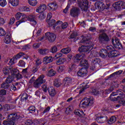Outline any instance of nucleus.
<instances>
[{
    "label": "nucleus",
    "instance_id": "obj_1",
    "mask_svg": "<svg viewBox=\"0 0 125 125\" xmlns=\"http://www.w3.org/2000/svg\"><path fill=\"white\" fill-rule=\"evenodd\" d=\"M90 38L88 37L84 36L83 39L81 40V42H84L86 45H83L81 47H79L78 50L80 52H84L88 51L89 50H91L93 49V43L89 41ZM89 41V42H88Z\"/></svg>",
    "mask_w": 125,
    "mask_h": 125
},
{
    "label": "nucleus",
    "instance_id": "obj_2",
    "mask_svg": "<svg viewBox=\"0 0 125 125\" xmlns=\"http://www.w3.org/2000/svg\"><path fill=\"white\" fill-rule=\"evenodd\" d=\"M8 120L10 121H4L3 122V125H14L15 120H18L20 119V115L17 114V113H13L9 114L7 117Z\"/></svg>",
    "mask_w": 125,
    "mask_h": 125
},
{
    "label": "nucleus",
    "instance_id": "obj_3",
    "mask_svg": "<svg viewBox=\"0 0 125 125\" xmlns=\"http://www.w3.org/2000/svg\"><path fill=\"white\" fill-rule=\"evenodd\" d=\"M46 80L44 79V75H41L33 83V87L35 88H39L42 83H45Z\"/></svg>",
    "mask_w": 125,
    "mask_h": 125
},
{
    "label": "nucleus",
    "instance_id": "obj_4",
    "mask_svg": "<svg viewBox=\"0 0 125 125\" xmlns=\"http://www.w3.org/2000/svg\"><path fill=\"white\" fill-rule=\"evenodd\" d=\"M78 6L81 8L82 11L86 12L88 9V0H77Z\"/></svg>",
    "mask_w": 125,
    "mask_h": 125
},
{
    "label": "nucleus",
    "instance_id": "obj_5",
    "mask_svg": "<svg viewBox=\"0 0 125 125\" xmlns=\"http://www.w3.org/2000/svg\"><path fill=\"white\" fill-rule=\"evenodd\" d=\"M112 95H118L117 99L119 101L121 100V103L122 105L125 104V94H124L123 92H121V90H118L115 92H113Z\"/></svg>",
    "mask_w": 125,
    "mask_h": 125
},
{
    "label": "nucleus",
    "instance_id": "obj_6",
    "mask_svg": "<svg viewBox=\"0 0 125 125\" xmlns=\"http://www.w3.org/2000/svg\"><path fill=\"white\" fill-rule=\"evenodd\" d=\"M98 40L100 43H103L104 44L110 42V38H109V36L105 33L99 34Z\"/></svg>",
    "mask_w": 125,
    "mask_h": 125
},
{
    "label": "nucleus",
    "instance_id": "obj_7",
    "mask_svg": "<svg viewBox=\"0 0 125 125\" xmlns=\"http://www.w3.org/2000/svg\"><path fill=\"white\" fill-rule=\"evenodd\" d=\"M15 17L17 20H19L21 19L20 21H18L16 22V26H19L21 23L25 22V21L24 20H26V15L21 12L17 13L15 15Z\"/></svg>",
    "mask_w": 125,
    "mask_h": 125
},
{
    "label": "nucleus",
    "instance_id": "obj_8",
    "mask_svg": "<svg viewBox=\"0 0 125 125\" xmlns=\"http://www.w3.org/2000/svg\"><path fill=\"white\" fill-rule=\"evenodd\" d=\"M94 99L91 97L90 98H85L84 99V102L81 104L80 106L81 107H87V106H92L93 104Z\"/></svg>",
    "mask_w": 125,
    "mask_h": 125
},
{
    "label": "nucleus",
    "instance_id": "obj_9",
    "mask_svg": "<svg viewBox=\"0 0 125 125\" xmlns=\"http://www.w3.org/2000/svg\"><path fill=\"white\" fill-rule=\"evenodd\" d=\"M46 40H48L50 42H53L56 39V35L51 32H47L45 33Z\"/></svg>",
    "mask_w": 125,
    "mask_h": 125
},
{
    "label": "nucleus",
    "instance_id": "obj_10",
    "mask_svg": "<svg viewBox=\"0 0 125 125\" xmlns=\"http://www.w3.org/2000/svg\"><path fill=\"white\" fill-rule=\"evenodd\" d=\"M80 11V10L79 7H74L70 10V15L72 17H77V16H79Z\"/></svg>",
    "mask_w": 125,
    "mask_h": 125
},
{
    "label": "nucleus",
    "instance_id": "obj_11",
    "mask_svg": "<svg viewBox=\"0 0 125 125\" xmlns=\"http://www.w3.org/2000/svg\"><path fill=\"white\" fill-rule=\"evenodd\" d=\"M85 58V54H77L73 57V59L74 62H80L81 60H82V59H84Z\"/></svg>",
    "mask_w": 125,
    "mask_h": 125
},
{
    "label": "nucleus",
    "instance_id": "obj_12",
    "mask_svg": "<svg viewBox=\"0 0 125 125\" xmlns=\"http://www.w3.org/2000/svg\"><path fill=\"white\" fill-rule=\"evenodd\" d=\"M112 44H113L115 47L116 48H119L121 49V48H123V46L122 45V43L120 42V40L119 39L116 38L114 40V39L112 40Z\"/></svg>",
    "mask_w": 125,
    "mask_h": 125
},
{
    "label": "nucleus",
    "instance_id": "obj_13",
    "mask_svg": "<svg viewBox=\"0 0 125 125\" xmlns=\"http://www.w3.org/2000/svg\"><path fill=\"white\" fill-rule=\"evenodd\" d=\"M115 7L118 9H121V8L125 9V2L123 1L116 2Z\"/></svg>",
    "mask_w": 125,
    "mask_h": 125
},
{
    "label": "nucleus",
    "instance_id": "obj_14",
    "mask_svg": "<svg viewBox=\"0 0 125 125\" xmlns=\"http://www.w3.org/2000/svg\"><path fill=\"white\" fill-rule=\"evenodd\" d=\"M87 74V69L85 68H82L77 72L79 77H84Z\"/></svg>",
    "mask_w": 125,
    "mask_h": 125
},
{
    "label": "nucleus",
    "instance_id": "obj_15",
    "mask_svg": "<svg viewBox=\"0 0 125 125\" xmlns=\"http://www.w3.org/2000/svg\"><path fill=\"white\" fill-rule=\"evenodd\" d=\"M46 9V5L44 4H41L36 9V12L42 13Z\"/></svg>",
    "mask_w": 125,
    "mask_h": 125
},
{
    "label": "nucleus",
    "instance_id": "obj_16",
    "mask_svg": "<svg viewBox=\"0 0 125 125\" xmlns=\"http://www.w3.org/2000/svg\"><path fill=\"white\" fill-rule=\"evenodd\" d=\"M26 19L30 21V22H33V25H37V21H36V16L33 14L30 15L28 16H26Z\"/></svg>",
    "mask_w": 125,
    "mask_h": 125
},
{
    "label": "nucleus",
    "instance_id": "obj_17",
    "mask_svg": "<svg viewBox=\"0 0 125 125\" xmlns=\"http://www.w3.org/2000/svg\"><path fill=\"white\" fill-rule=\"evenodd\" d=\"M95 6L98 9H100V10H104L105 9V4L104 3L101 1H99L96 3Z\"/></svg>",
    "mask_w": 125,
    "mask_h": 125
},
{
    "label": "nucleus",
    "instance_id": "obj_18",
    "mask_svg": "<svg viewBox=\"0 0 125 125\" xmlns=\"http://www.w3.org/2000/svg\"><path fill=\"white\" fill-rule=\"evenodd\" d=\"M107 118L106 116H100L96 118V121L99 124H103V123H105Z\"/></svg>",
    "mask_w": 125,
    "mask_h": 125
},
{
    "label": "nucleus",
    "instance_id": "obj_19",
    "mask_svg": "<svg viewBox=\"0 0 125 125\" xmlns=\"http://www.w3.org/2000/svg\"><path fill=\"white\" fill-rule=\"evenodd\" d=\"M53 60L54 59L51 56L49 57L46 56L43 59V61L45 62L46 64H48V63H51V62H52Z\"/></svg>",
    "mask_w": 125,
    "mask_h": 125
},
{
    "label": "nucleus",
    "instance_id": "obj_20",
    "mask_svg": "<svg viewBox=\"0 0 125 125\" xmlns=\"http://www.w3.org/2000/svg\"><path fill=\"white\" fill-rule=\"evenodd\" d=\"M46 22L47 23H48V24L49 25V27H52L53 26V29H55V26H56V25H55L56 24V21L55 20H46Z\"/></svg>",
    "mask_w": 125,
    "mask_h": 125
},
{
    "label": "nucleus",
    "instance_id": "obj_21",
    "mask_svg": "<svg viewBox=\"0 0 125 125\" xmlns=\"http://www.w3.org/2000/svg\"><path fill=\"white\" fill-rule=\"evenodd\" d=\"M122 73H123V71L122 70L117 71L112 73L110 75H109V78H118V77H119V76H120V75H121Z\"/></svg>",
    "mask_w": 125,
    "mask_h": 125
},
{
    "label": "nucleus",
    "instance_id": "obj_22",
    "mask_svg": "<svg viewBox=\"0 0 125 125\" xmlns=\"http://www.w3.org/2000/svg\"><path fill=\"white\" fill-rule=\"evenodd\" d=\"M38 52L42 55H46V54L49 53V51L48 49H39Z\"/></svg>",
    "mask_w": 125,
    "mask_h": 125
},
{
    "label": "nucleus",
    "instance_id": "obj_23",
    "mask_svg": "<svg viewBox=\"0 0 125 125\" xmlns=\"http://www.w3.org/2000/svg\"><path fill=\"white\" fill-rule=\"evenodd\" d=\"M48 92H49V94L51 96H54L55 94H56L55 89H54V88H53V87H49L48 88Z\"/></svg>",
    "mask_w": 125,
    "mask_h": 125
},
{
    "label": "nucleus",
    "instance_id": "obj_24",
    "mask_svg": "<svg viewBox=\"0 0 125 125\" xmlns=\"http://www.w3.org/2000/svg\"><path fill=\"white\" fill-rule=\"evenodd\" d=\"M74 114L76 116H78V117H83V116H84V113H83V111L80 109L75 110Z\"/></svg>",
    "mask_w": 125,
    "mask_h": 125
},
{
    "label": "nucleus",
    "instance_id": "obj_25",
    "mask_svg": "<svg viewBox=\"0 0 125 125\" xmlns=\"http://www.w3.org/2000/svg\"><path fill=\"white\" fill-rule=\"evenodd\" d=\"M80 65L83 67H87L88 65V62L86 60L82 59L80 61Z\"/></svg>",
    "mask_w": 125,
    "mask_h": 125
},
{
    "label": "nucleus",
    "instance_id": "obj_26",
    "mask_svg": "<svg viewBox=\"0 0 125 125\" xmlns=\"http://www.w3.org/2000/svg\"><path fill=\"white\" fill-rule=\"evenodd\" d=\"M9 2L13 6H18L19 5V0H9Z\"/></svg>",
    "mask_w": 125,
    "mask_h": 125
},
{
    "label": "nucleus",
    "instance_id": "obj_27",
    "mask_svg": "<svg viewBox=\"0 0 125 125\" xmlns=\"http://www.w3.org/2000/svg\"><path fill=\"white\" fill-rule=\"evenodd\" d=\"M11 67L7 66L6 67H4L3 70L2 72L5 76L7 75H9Z\"/></svg>",
    "mask_w": 125,
    "mask_h": 125
},
{
    "label": "nucleus",
    "instance_id": "obj_28",
    "mask_svg": "<svg viewBox=\"0 0 125 125\" xmlns=\"http://www.w3.org/2000/svg\"><path fill=\"white\" fill-rule=\"evenodd\" d=\"M4 42H5V43H10V42H11V37H10V34H7L6 35Z\"/></svg>",
    "mask_w": 125,
    "mask_h": 125
},
{
    "label": "nucleus",
    "instance_id": "obj_29",
    "mask_svg": "<svg viewBox=\"0 0 125 125\" xmlns=\"http://www.w3.org/2000/svg\"><path fill=\"white\" fill-rule=\"evenodd\" d=\"M66 59L65 58H60L56 62V64H57V65H61V64H63V63H64V62H66Z\"/></svg>",
    "mask_w": 125,
    "mask_h": 125
},
{
    "label": "nucleus",
    "instance_id": "obj_30",
    "mask_svg": "<svg viewBox=\"0 0 125 125\" xmlns=\"http://www.w3.org/2000/svg\"><path fill=\"white\" fill-rule=\"evenodd\" d=\"M10 72L12 76H16V75H17V74H18L19 71L17 69L14 68L13 67H11Z\"/></svg>",
    "mask_w": 125,
    "mask_h": 125
},
{
    "label": "nucleus",
    "instance_id": "obj_31",
    "mask_svg": "<svg viewBox=\"0 0 125 125\" xmlns=\"http://www.w3.org/2000/svg\"><path fill=\"white\" fill-rule=\"evenodd\" d=\"M116 121L117 118L113 116L110 117V118L109 119L108 123L109 125H112V124H114V123H115Z\"/></svg>",
    "mask_w": 125,
    "mask_h": 125
},
{
    "label": "nucleus",
    "instance_id": "obj_32",
    "mask_svg": "<svg viewBox=\"0 0 125 125\" xmlns=\"http://www.w3.org/2000/svg\"><path fill=\"white\" fill-rule=\"evenodd\" d=\"M83 88L80 90L79 94H81L84 91V89H86V88H88L89 87V85H88L85 83H83Z\"/></svg>",
    "mask_w": 125,
    "mask_h": 125
},
{
    "label": "nucleus",
    "instance_id": "obj_33",
    "mask_svg": "<svg viewBox=\"0 0 125 125\" xmlns=\"http://www.w3.org/2000/svg\"><path fill=\"white\" fill-rule=\"evenodd\" d=\"M61 84H62V83H61L60 80L58 79H56L54 81V85L56 86V87H59L61 86Z\"/></svg>",
    "mask_w": 125,
    "mask_h": 125
},
{
    "label": "nucleus",
    "instance_id": "obj_34",
    "mask_svg": "<svg viewBox=\"0 0 125 125\" xmlns=\"http://www.w3.org/2000/svg\"><path fill=\"white\" fill-rule=\"evenodd\" d=\"M13 81H14V77L12 76H9L6 79L5 82L7 83H11Z\"/></svg>",
    "mask_w": 125,
    "mask_h": 125
},
{
    "label": "nucleus",
    "instance_id": "obj_35",
    "mask_svg": "<svg viewBox=\"0 0 125 125\" xmlns=\"http://www.w3.org/2000/svg\"><path fill=\"white\" fill-rule=\"evenodd\" d=\"M71 51V48L69 47L65 48L61 50V52H62V53H63L64 54H67L69 53Z\"/></svg>",
    "mask_w": 125,
    "mask_h": 125
},
{
    "label": "nucleus",
    "instance_id": "obj_36",
    "mask_svg": "<svg viewBox=\"0 0 125 125\" xmlns=\"http://www.w3.org/2000/svg\"><path fill=\"white\" fill-rule=\"evenodd\" d=\"M28 3L32 6H36L38 3L37 0H28Z\"/></svg>",
    "mask_w": 125,
    "mask_h": 125
},
{
    "label": "nucleus",
    "instance_id": "obj_37",
    "mask_svg": "<svg viewBox=\"0 0 125 125\" xmlns=\"http://www.w3.org/2000/svg\"><path fill=\"white\" fill-rule=\"evenodd\" d=\"M106 49L107 52H112V51H115V49H116V48L112 45H109L106 46Z\"/></svg>",
    "mask_w": 125,
    "mask_h": 125
},
{
    "label": "nucleus",
    "instance_id": "obj_38",
    "mask_svg": "<svg viewBox=\"0 0 125 125\" xmlns=\"http://www.w3.org/2000/svg\"><path fill=\"white\" fill-rule=\"evenodd\" d=\"M109 84H110V81L108 79H106L102 83V87H105V86H108Z\"/></svg>",
    "mask_w": 125,
    "mask_h": 125
},
{
    "label": "nucleus",
    "instance_id": "obj_39",
    "mask_svg": "<svg viewBox=\"0 0 125 125\" xmlns=\"http://www.w3.org/2000/svg\"><path fill=\"white\" fill-rule=\"evenodd\" d=\"M1 88H4L5 89L8 88L9 87V83L7 82H4L1 84Z\"/></svg>",
    "mask_w": 125,
    "mask_h": 125
},
{
    "label": "nucleus",
    "instance_id": "obj_40",
    "mask_svg": "<svg viewBox=\"0 0 125 125\" xmlns=\"http://www.w3.org/2000/svg\"><path fill=\"white\" fill-rule=\"evenodd\" d=\"M55 75V71H54L53 69L50 70L47 73V75L49 77H53V76H54Z\"/></svg>",
    "mask_w": 125,
    "mask_h": 125
},
{
    "label": "nucleus",
    "instance_id": "obj_41",
    "mask_svg": "<svg viewBox=\"0 0 125 125\" xmlns=\"http://www.w3.org/2000/svg\"><path fill=\"white\" fill-rule=\"evenodd\" d=\"M113 90L114 86H111L109 88L105 90V93H106V94H109V93H111Z\"/></svg>",
    "mask_w": 125,
    "mask_h": 125
},
{
    "label": "nucleus",
    "instance_id": "obj_42",
    "mask_svg": "<svg viewBox=\"0 0 125 125\" xmlns=\"http://www.w3.org/2000/svg\"><path fill=\"white\" fill-rule=\"evenodd\" d=\"M113 96H116V95H113V92L111 94L109 98L111 101H119V99H118V97H113Z\"/></svg>",
    "mask_w": 125,
    "mask_h": 125
},
{
    "label": "nucleus",
    "instance_id": "obj_43",
    "mask_svg": "<svg viewBox=\"0 0 125 125\" xmlns=\"http://www.w3.org/2000/svg\"><path fill=\"white\" fill-rule=\"evenodd\" d=\"M7 4V2H6V0H0V6H2V7H4L5 5Z\"/></svg>",
    "mask_w": 125,
    "mask_h": 125
},
{
    "label": "nucleus",
    "instance_id": "obj_44",
    "mask_svg": "<svg viewBox=\"0 0 125 125\" xmlns=\"http://www.w3.org/2000/svg\"><path fill=\"white\" fill-rule=\"evenodd\" d=\"M25 55V53L23 52H20L15 56L16 60H17V59H19L20 57H22V56H24Z\"/></svg>",
    "mask_w": 125,
    "mask_h": 125
},
{
    "label": "nucleus",
    "instance_id": "obj_45",
    "mask_svg": "<svg viewBox=\"0 0 125 125\" xmlns=\"http://www.w3.org/2000/svg\"><path fill=\"white\" fill-rule=\"evenodd\" d=\"M28 110H29L30 113H35L36 112V107L35 106H31L28 107Z\"/></svg>",
    "mask_w": 125,
    "mask_h": 125
},
{
    "label": "nucleus",
    "instance_id": "obj_46",
    "mask_svg": "<svg viewBox=\"0 0 125 125\" xmlns=\"http://www.w3.org/2000/svg\"><path fill=\"white\" fill-rule=\"evenodd\" d=\"M31 48V46L29 45H25L21 46V49L23 51H25V50H28V49H30Z\"/></svg>",
    "mask_w": 125,
    "mask_h": 125
},
{
    "label": "nucleus",
    "instance_id": "obj_47",
    "mask_svg": "<svg viewBox=\"0 0 125 125\" xmlns=\"http://www.w3.org/2000/svg\"><path fill=\"white\" fill-rule=\"evenodd\" d=\"M95 52H94V51H89L88 52V54H89L88 56V58H93V57H95V54H94Z\"/></svg>",
    "mask_w": 125,
    "mask_h": 125
},
{
    "label": "nucleus",
    "instance_id": "obj_48",
    "mask_svg": "<svg viewBox=\"0 0 125 125\" xmlns=\"http://www.w3.org/2000/svg\"><path fill=\"white\" fill-rule=\"evenodd\" d=\"M39 69H40V66H37L35 65V66L33 67L32 69V73H36V72H38L39 70Z\"/></svg>",
    "mask_w": 125,
    "mask_h": 125
},
{
    "label": "nucleus",
    "instance_id": "obj_49",
    "mask_svg": "<svg viewBox=\"0 0 125 125\" xmlns=\"http://www.w3.org/2000/svg\"><path fill=\"white\" fill-rule=\"evenodd\" d=\"M26 62H24L23 60H20L19 62L18 65L20 66L21 67H25V65Z\"/></svg>",
    "mask_w": 125,
    "mask_h": 125
},
{
    "label": "nucleus",
    "instance_id": "obj_50",
    "mask_svg": "<svg viewBox=\"0 0 125 125\" xmlns=\"http://www.w3.org/2000/svg\"><path fill=\"white\" fill-rule=\"evenodd\" d=\"M57 47H56V46H54L51 47L50 51L52 53H56V52H57Z\"/></svg>",
    "mask_w": 125,
    "mask_h": 125
},
{
    "label": "nucleus",
    "instance_id": "obj_51",
    "mask_svg": "<svg viewBox=\"0 0 125 125\" xmlns=\"http://www.w3.org/2000/svg\"><path fill=\"white\" fill-rule=\"evenodd\" d=\"M15 60H17L15 58V57H13L12 59H11L9 62V65H10V66L13 65V64H14V63H15L14 62L15 61Z\"/></svg>",
    "mask_w": 125,
    "mask_h": 125
},
{
    "label": "nucleus",
    "instance_id": "obj_52",
    "mask_svg": "<svg viewBox=\"0 0 125 125\" xmlns=\"http://www.w3.org/2000/svg\"><path fill=\"white\" fill-rule=\"evenodd\" d=\"M101 61L100 60V59H99V58H95L93 61L92 63H93L95 64H99V63H100Z\"/></svg>",
    "mask_w": 125,
    "mask_h": 125
},
{
    "label": "nucleus",
    "instance_id": "obj_53",
    "mask_svg": "<svg viewBox=\"0 0 125 125\" xmlns=\"http://www.w3.org/2000/svg\"><path fill=\"white\" fill-rule=\"evenodd\" d=\"M70 37V39H75V38H77V37H78V33L74 32L71 34Z\"/></svg>",
    "mask_w": 125,
    "mask_h": 125
},
{
    "label": "nucleus",
    "instance_id": "obj_54",
    "mask_svg": "<svg viewBox=\"0 0 125 125\" xmlns=\"http://www.w3.org/2000/svg\"><path fill=\"white\" fill-rule=\"evenodd\" d=\"M28 99V95L27 93H24L21 97V100L24 101V100H27Z\"/></svg>",
    "mask_w": 125,
    "mask_h": 125
},
{
    "label": "nucleus",
    "instance_id": "obj_55",
    "mask_svg": "<svg viewBox=\"0 0 125 125\" xmlns=\"http://www.w3.org/2000/svg\"><path fill=\"white\" fill-rule=\"evenodd\" d=\"M62 84V86L64 87L69 86V85H70V84L68 83H67L64 79H63Z\"/></svg>",
    "mask_w": 125,
    "mask_h": 125
},
{
    "label": "nucleus",
    "instance_id": "obj_56",
    "mask_svg": "<svg viewBox=\"0 0 125 125\" xmlns=\"http://www.w3.org/2000/svg\"><path fill=\"white\" fill-rule=\"evenodd\" d=\"M42 64V60L41 59H38L36 61L35 65L36 66H40Z\"/></svg>",
    "mask_w": 125,
    "mask_h": 125
},
{
    "label": "nucleus",
    "instance_id": "obj_57",
    "mask_svg": "<svg viewBox=\"0 0 125 125\" xmlns=\"http://www.w3.org/2000/svg\"><path fill=\"white\" fill-rule=\"evenodd\" d=\"M5 35V31L2 28H0V36L2 37Z\"/></svg>",
    "mask_w": 125,
    "mask_h": 125
},
{
    "label": "nucleus",
    "instance_id": "obj_58",
    "mask_svg": "<svg viewBox=\"0 0 125 125\" xmlns=\"http://www.w3.org/2000/svg\"><path fill=\"white\" fill-rule=\"evenodd\" d=\"M64 80H65L67 83H68L69 84H71V83H72V79L71 78L66 77L64 78Z\"/></svg>",
    "mask_w": 125,
    "mask_h": 125
},
{
    "label": "nucleus",
    "instance_id": "obj_59",
    "mask_svg": "<svg viewBox=\"0 0 125 125\" xmlns=\"http://www.w3.org/2000/svg\"><path fill=\"white\" fill-rule=\"evenodd\" d=\"M39 19H40V20H42L44 19V18H45V15H44L43 13H41L40 15L39 16Z\"/></svg>",
    "mask_w": 125,
    "mask_h": 125
},
{
    "label": "nucleus",
    "instance_id": "obj_60",
    "mask_svg": "<svg viewBox=\"0 0 125 125\" xmlns=\"http://www.w3.org/2000/svg\"><path fill=\"white\" fill-rule=\"evenodd\" d=\"M50 110V106H47L44 111L42 112V114H46V113H48Z\"/></svg>",
    "mask_w": 125,
    "mask_h": 125
},
{
    "label": "nucleus",
    "instance_id": "obj_61",
    "mask_svg": "<svg viewBox=\"0 0 125 125\" xmlns=\"http://www.w3.org/2000/svg\"><path fill=\"white\" fill-rule=\"evenodd\" d=\"M100 52L102 54H106V55H108V51L105 49H102L100 51Z\"/></svg>",
    "mask_w": 125,
    "mask_h": 125
},
{
    "label": "nucleus",
    "instance_id": "obj_62",
    "mask_svg": "<svg viewBox=\"0 0 125 125\" xmlns=\"http://www.w3.org/2000/svg\"><path fill=\"white\" fill-rule=\"evenodd\" d=\"M25 124L27 125H31L33 124V120L28 119L25 121Z\"/></svg>",
    "mask_w": 125,
    "mask_h": 125
},
{
    "label": "nucleus",
    "instance_id": "obj_63",
    "mask_svg": "<svg viewBox=\"0 0 125 125\" xmlns=\"http://www.w3.org/2000/svg\"><path fill=\"white\" fill-rule=\"evenodd\" d=\"M71 7V6L69 4H68L66 6V8L63 10V12L64 13H67L68 12V11L69 10V8Z\"/></svg>",
    "mask_w": 125,
    "mask_h": 125
},
{
    "label": "nucleus",
    "instance_id": "obj_64",
    "mask_svg": "<svg viewBox=\"0 0 125 125\" xmlns=\"http://www.w3.org/2000/svg\"><path fill=\"white\" fill-rule=\"evenodd\" d=\"M0 95H6V91L4 89H1L0 90Z\"/></svg>",
    "mask_w": 125,
    "mask_h": 125
}]
</instances>
